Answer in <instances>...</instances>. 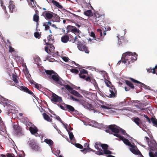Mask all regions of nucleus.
Wrapping results in <instances>:
<instances>
[{
	"instance_id": "1",
	"label": "nucleus",
	"mask_w": 157,
	"mask_h": 157,
	"mask_svg": "<svg viewBox=\"0 0 157 157\" xmlns=\"http://www.w3.org/2000/svg\"><path fill=\"white\" fill-rule=\"evenodd\" d=\"M47 77L52 83H55L60 86H63L64 87L66 83L59 77L58 74L52 70H45Z\"/></svg>"
},
{
	"instance_id": "2",
	"label": "nucleus",
	"mask_w": 157,
	"mask_h": 157,
	"mask_svg": "<svg viewBox=\"0 0 157 157\" xmlns=\"http://www.w3.org/2000/svg\"><path fill=\"white\" fill-rule=\"evenodd\" d=\"M137 57V55L136 53L127 52L122 55L121 62L130 67L131 65H130L136 60Z\"/></svg>"
},
{
	"instance_id": "3",
	"label": "nucleus",
	"mask_w": 157,
	"mask_h": 157,
	"mask_svg": "<svg viewBox=\"0 0 157 157\" xmlns=\"http://www.w3.org/2000/svg\"><path fill=\"white\" fill-rule=\"evenodd\" d=\"M105 131L110 134H112L111 132H114V133L113 135L114 136L115 134H119L118 133L119 132L120 130L117 125L115 124H112L109 126L108 128L105 130Z\"/></svg>"
},
{
	"instance_id": "4",
	"label": "nucleus",
	"mask_w": 157,
	"mask_h": 157,
	"mask_svg": "<svg viewBox=\"0 0 157 157\" xmlns=\"http://www.w3.org/2000/svg\"><path fill=\"white\" fill-rule=\"evenodd\" d=\"M77 48L78 49L82 52H84L86 53L89 54L90 51L88 49V48L86 45L82 43L81 41H78L77 44Z\"/></svg>"
},
{
	"instance_id": "5",
	"label": "nucleus",
	"mask_w": 157,
	"mask_h": 157,
	"mask_svg": "<svg viewBox=\"0 0 157 157\" xmlns=\"http://www.w3.org/2000/svg\"><path fill=\"white\" fill-rule=\"evenodd\" d=\"M66 89L68 90L71 94L76 96L78 97H82V96L78 92L75 90H73L72 88L69 85H65L64 87H62V90Z\"/></svg>"
},
{
	"instance_id": "6",
	"label": "nucleus",
	"mask_w": 157,
	"mask_h": 157,
	"mask_svg": "<svg viewBox=\"0 0 157 157\" xmlns=\"http://www.w3.org/2000/svg\"><path fill=\"white\" fill-rule=\"evenodd\" d=\"M42 15L45 17L46 19H50L52 18L54 16L58 19L59 18V17L56 14L53 13V12L49 11H45L43 13Z\"/></svg>"
},
{
	"instance_id": "7",
	"label": "nucleus",
	"mask_w": 157,
	"mask_h": 157,
	"mask_svg": "<svg viewBox=\"0 0 157 157\" xmlns=\"http://www.w3.org/2000/svg\"><path fill=\"white\" fill-rule=\"evenodd\" d=\"M104 17L101 15H100L98 13L95 14L94 17L95 24L98 25H101V22H103Z\"/></svg>"
},
{
	"instance_id": "8",
	"label": "nucleus",
	"mask_w": 157,
	"mask_h": 157,
	"mask_svg": "<svg viewBox=\"0 0 157 157\" xmlns=\"http://www.w3.org/2000/svg\"><path fill=\"white\" fill-rule=\"evenodd\" d=\"M98 146L101 147L103 150V151L108 149L109 147L108 145L107 144H101L100 142H97L95 144L94 147L95 148L97 149V151H99V149H101V148H99Z\"/></svg>"
},
{
	"instance_id": "9",
	"label": "nucleus",
	"mask_w": 157,
	"mask_h": 157,
	"mask_svg": "<svg viewBox=\"0 0 157 157\" xmlns=\"http://www.w3.org/2000/svg\"><path fill=\"white\" fill-rule=\"evenodd\" d=\"M95 153L98 155H103L104 154L110 155L112 154V152L108 149L104 151H103L102 149H100L99 150V151H96Z\"/></svg>"
},
{
	"instance_id": "10",
	"label": "nucleus",
	"mask_w": 157,
	"mask_h": 157,
	"mask_svg": "<svg viewBox=\"0 0 157 157\" xmlns=\"http://www.w3.org/2000/svg\"><path fill=\"white\" fill-rule=\"evenodd\" d=\"M51 100L53 102H58L59 103H60L63 101L61 97L58 96L54 93L52 94Z\"/></svg>"
},
{
	"instance_id": "11",
	"label": "nucleus",
	"mask_w": 157,
	"mask_h": 157,
	"mask_svg": "<svg viewBox=\"0 0 157 157\" xmlns=\"http://www.w3.org/2000/svg\"><path fill=\"white\" fill-rule=\"evenodd\" d=\"M67 32L68 33L70 32H71L74 33H79L80 31L79 29H77L74 26L69 25L67 27Z\"/></svg>"
},
{
	"instance_id": "12",
	"label": "nucleus",
	"mask_w": 157,
	"mask_h": 157,
	"mask_svg": "<svg viewBox=\"0 0 157 157\" xmlns=\"http://www.w3.org/2000/svg\"><path fill=\"white\" fill-rule=\"evenodd\" d=\"M128 79L131 80V81L135 83L139 84H140V86L143 87L145 89H149L150 87L149 86H147L144 84L132 78H129Z\"/></svg>"
},
{
	"instance_id": "13",
	"label": "nucleus",
	"mask_w": 157,
	"mask_h": 157,
	"mask_svg": "<svg viewBox=\"0 0 157 157\" xmlns=\"http://www.w3.org/2000/svg\"><path fill=\"white\" fill-rule=\"evenodd\" d=\"M148 145L151 150L155 151L157 149V144L155 140L151 141L150 144H148Z\"/></svg>"
},
{
	"instance_id": "14",
	"label": "nucleus",
	"mask_w": 157,
	"mask_h": 157,
	"mask_svg": "<svg viewBox=\"0 0 157 157\" xmlns=\"http://www.w3.org/2000/svg\"><path fill=\"white\" fill-rule=\"evenodd\" d=\"M114 136L119 138L121 140L123 141L124 143L127 145H128L130 142L129 140L126 138H124V137L123 136H121L119 134H115Z\"/></svg>"
},
{
	"instance_id": "15",
	"label": "nucleus",
	"mask_w": 157,
	"mask_h": 157,
	"mask_svg": "<svg viewBox=\"0 0 157 157\" xmlns=\"http://www.w3.org/2000/svg\"><path fill=\"white\" fill-rule=\"evenodd\" d=\"M47 39L48 41L47 43H46V44L47 45H52L55 42L54 37L51 34L47 37Z\"/></svg>"
},
{
	"instance_id": "16",
	"label": "nucleus",
	"mask_w": 157,
	"mask_h": 157,
	"mask_svg": "<svg viewBox=\"0 0 157 157\" xmlns=\"http://www.w3.org/2000/svg\"><path fill=\"white\" fill-rule=\"evenodd\" d=\"M109 91L110 94H109V95H106V96L110 98H114L115 97L116 90L113 86H112V88L111 87L110 89H109Z\"/></svg>"
},
{
	"instance_id": "17",
	"label": "nucleus",
	"mask_w": 157,
	"mask_h": 157,
	"mask_svg": "<svg viewBox=\"0 0 157 157\" xmlns=\"http://www.w3.org/2000/svg\"><path fill=\"white\" fill-rule=\"evenodd\" d=\"M29 146L32 149L36 151H38L40 148V147L35 142H32L30 143Z\"/></svg>"
},
{
	"instance_id": "18",
	"label": "nucleus",
	"mask_w": 157,
	"mask_h": 157,
	"mask_svg": "<svg viewBox=\"0 0 157 157\" xmlns=\"http://www.w3.org/2000/svg\"><path fill=\"white\" fill-rule=\"evenodd\" d=\"M0 104L4 107L6 105L8 106L9 105H10L8 103V100L2 97L0 98Z\"/></svg>"
},
{
	"instance_id": "19",
	"label": "nucleus",
	"mask_w": 157,
	"mask_h": 157,
	"mask_svg": "<svg viewBox=\"0 0 157 157\" xmlns=\"http://www.w3.org/2000/svg\"><path fill=\"white\" fill-rule=\"evenodd\" d=\"M13 129L17 135H19L21 134V129L20 126L14 125L13 126Z\"/></svg>"
},
{
	"instance_id": "20",
	"label": "nucleus",
	"mask_w": 157,
	"mask_h": 157,
	"mask_svg": "<svg viewBox=\"0 0 157 157\" xmlns=\"http://www.w3.org/2000/svg\"><path fill=\"white\" fill-rule=\"evenodd\" d=\"M29 130L32 135H34L38 131V129L37 127L34 126L33 127H30Z\"/></svg>"
},
{
	"instance_id": "21",
	"label": "nucleus",
	"mask_w": 157,
	"mask_h": 157,
	"mask_svg": "<svg viewBox=\"0 0 157 157\" xmlns=\"http://www.w3.org/2000/svg\"><path fill=\"white\" fill-rule=\"evenodd\" d=\"M13 1H10V5L9 6V8L10 10V12L11 13H13L15 11V6L13 4Z\"/></svg>"
},
{
	"instance_id": "22",
	"label": "nucleus",
	"mask_w": 157,
	"mask_h": 157,
	"mask_svg": "<svg viewBox=\"0 0 157 157\" xmlns=\"http://www.w3.org/2000/svg\"><path fill=\"white\" fill-rule=\"evenodd\" d=\"M39 11L37 10L35 11V13L33 16V21L35 22L39 21Z\"/></svg>"
},
{
	"instance_id": "23",
	"label": "nucleus",
	"mask_w": 157,
	"mask_h": 157,
	"mask_svg": "<svg viewBox=\"0 0 157 157\" xmlns=\"http://www.w3.org/2000/svg\"><path fill=\"white\" fill-rule=\"evenodd\" d=\"M43 118L44 119L47 121L52 122V119L50 117L45 113L42 114Z\"/></svg>"
},
{
	"instance_id": "24",
	"label": "nucleus",
	"mask_w": 157,
	"mask_h": 157,
	"mask_svg": "<svg viewBox=\"0 0 157 157\" xmlns=\"http://www.w3.org/2000/svg\"><path fill=\"white\" fill-rule=\"evenodd\" d=\"M69 40V36L67 35H65L62 36L61 38V41L64 43H67Z\"/></svg>"
},
{
	"instance_id": "25",
	"label": "nucleus",
	"mask_w": 157,
	"mask_h": 157,
	"mask_svg": "<svg viewBox=\"0 0 157 157\" xmlns=\"http://www.w3.org/2000/svg\"><path fill=\"white\" fill-rule=\"evenodd\" d=\"M17 75L13 74L12 75L13 80L17 86H19V82L17 79Z\"/></svg>"
},
{
	"instance_id": "26",
	"label": "nucleus",
	"mask_w": 157,
	"mask_h": 157,
	"mask_svg": "<svg viewBox=\"0 0 157 157\" xmlns=\"http://www.w3.org/2000/svg\"><path fill=\"white\" fill-rule=\"evenodd\" d=\"M82 105L83 106H85L86 105V107H87L88 108H89L91 110L94 109V107L92 104L88 103L86 102L85 101L82 102Z\"/></svg>"
},
{
	"instance_id": "27",
	"label": "nucleus",
	"mask_w": 157,
	"mask_h": 157,
	"mask_svg": "<svg viewBox=\"0 0 157 157\" xmlns=\"http://www.w3.org/2000/svg\"><path fill=\"white\" fill-rule=\"evenodd\" d=\"M52 2L54 4V5L59 8L62 9L63 8V6L60 5L59 3L58 2L54 0H52Z\"/></svg>"
},
{
	"instance_id": "28",
	"label": "nucleus",
	"mask_w": 157,
	"mask_h": 157,
	"mask_svg": "<svg viewBox=\"0 0 157 157\" xmlns=\"http://www.w3.org/2000/svg\"><path fill=\"white\" fill-rule=\"evenodd\" d=\"M65 106H66V109L67 110L68 112H74L75 111L74 108L71 105L65 104Z\"/></svg>"
},
{
	"instance_id": "29",
	"label": "nucleus",
	"mask_w": 157,
	"mask_h": 157,
	"mask_svg": "<svg viewBox=\"0 0 157 157\" xmlns=\"http://www.w3.org/2000/svg\"><path fill=\"white\" fill-rule=\"evenodd\" d=\"M125 82L126 84L131 89H134V86L130 81L128 80H125Z\"/></svg>"
},
{
	"instance_id": "30",
	"label": "nucleus",
	"mask_w": 157,
	"mask_h": 157,
	"mask_svg": "<svg viewBox=\"0 0 157 157\" xmlns=\"http://www.w3.org/2000/svg\"><path fill=\"white\" fill-rule=\"evenodd\" d=\"M44 141L50 146H52L53 144V142L51 139H45Z\"/></svg>"
},
{
	"instance_id": "31",
	"label": "nucleus",
	"mask_w": 157,
	"mask_h": 157,
	"mask_svg": "<svg viewBox=\"0 0 157 157\" xmlns=\"http://www.w3.org/2000/svg\"><path fill=\"white\" fill-rule=\"evenodd\" d=\"M82 152H83L85 154H86L87 152H89L90 151H92L94 152H96V151L91 149L90 148H85L83 150H81Z\"/></svg>"
},
{
	"instance_id": "32",
	"label": "nucleus",
	"mask_w": 157,
	"mask_h": 157,
	"mask_svg": "<svg viewBox=\"0 0 157 157\" xmlns=\"http://www.w3.org/2000/svg\"><path fill=\"white\" fill-rule=\"evenodd\" d=\"M97 32L98 33V35H100V36L101 37H104L105 35L106 34V33L105 31H103V35L102 34V33L101 30V29H97Z\"/></svg>"
},
{
	"instance_id": "33",
	"label": "nucleus",
	"mask_w": 157,
	"mask_h": 157,
	"mask_svg": "<svg viewBox=\"0 0 157 157\" xmlns=\"http://www.w3.org/2000/svg\"><path fill=\"white\" fill-rule=\"evenodd\" d=\"M54 115L56 117L55 118L56 119L60 121L61 123L63 124V125L65 126V127H67V124H65L63 123V121L60 118L59 116L57 115L56 114H54Z\"/></svg>"
},
{
	"instance_id": "34",
	"label": "nucleus",
	"mask_w": 157,
	"mask_h": 157,
	"mask_svg": "<svg viewBox=\"0 0 157 157\" xmlns=\"http://www.w3.org/2000/svg\"><path fill=\"white\" fill-rule=\"evenodd\" d=\"M90 82L94 85L96 89L97 90V89H99L98 84L95 79H92Z\"/></svg>"
},
{
	"instance_id": "35",
	"label": "nucleus",
	"mask_w": 157,
	"mask_h": 157,
	"mask_svg": "<svg viewBox=\"0 0 157 157\" xmlns=\"http://www.w3.org/2000/svg\"><path fill=\"white\" fill-rule=\"evenodd\" d=\"M84 14L87 16H92V13L90 10H86L84 12Z\"/></svg>"
},
{
	"instance_id": "36",
	"label": "nucleus",
	"mask_w": 157,
	"mask_h": 157,
	"mask_svg": "<svg viewBox=\"0 0 157 157\" xmlns=\"http://www.w3.org/2000/svg\"><path fill=\"white\" fill-rule=\"evenodd\" d=\"M133 121L138 126L141 123L140 122V119L138 117L134 118L133 119Z\"/></svg>"
},
{
	"instance_id": "37",
	"label": "nucleus",
	"mask_w": 157,
	"mask_h": 157,
	"mask_svg": "<svg viewBox=\"0 0 157 157\" xmlns=\"http://www.w3.org/2000/svg\"><path fill=\"white\" fill-rule=\"evenodd\" d=\"M154 126L157 127V119L152 117L151 119Z\"/></svg>"
},
{
	"instance_id": "38",
	"label": "nucleus",
	"mask_w": 157,
	"mask_h": 157,
	"mask_svg": "<svg viewBox=\"0 0 157 157\" xmlns=\"http://www.w3.org/2000/svg\"><path fill=\"white\" fill-rule=\"evenodd\" d=\"M35 85V87L39 90H40L42 86L41 85L38 84L35 82H34L33 83Z\"/></svg>"
},
{
	"instance_id": "39",
	"label": "nucleus",
	"mask_w": 157,
	"mask_h": 157,
	"mask_svg": "<svg viewBox=\"0 0 157 157\" xmlns=\"http://www.w3.org/2000/svg\"><path fill=\"white\" fill-rule=\"evenodd\" d=\"M135 148H130V151L131 152H132L133 153L138 155L139 154V153H140V152L139 151H136L135 149Z\"/></svg>"
},
{
	"instance_id": "40",
	"label": "nucleus",
	"mask_w": 157,
	"mask_h": 157,
	"mask_svg": "<svg viewBox=\"0 0 157 157\" xmlns=\"http://www.w3.org/2000/svg\"><path fill=\"white\" fill-rule=\"evenodd\" d=\"M17 87L19 88L20 90L24 91L25 92H26V90L28 89V88L25 86H20L19 85V86H17Z\"/></svg>"
},
{
	"instance_id": "41",
	"label": "nucleus",
	"mask_w": 157,
	"mask_h": 157,
	"mask_svg": "<svg viewBox=\"0 0 157 157\" xmlns=\"http://www.w3.org/2000/svg\"><path fill=\"white\" fill-rule=\"evenodd\" d=\"M67 131L69 135L70 139L71 140H72L74 138V136L73 135V133L72 132H70L68 130H67Z\"/></svg>"
},
{
	"instance_id": "42",
	"label": "nucleus",
	"mask_w": 157,
	"mask_h": 157,
	"mask_svg": "<svg viewBox=\"0 0 157 157\" xmlns=\"http://www.w3.org/2000/svg\"><path fill=\"white\" fill-rule=\"evenodd\" d=\"M26 93H27L30 95H31L34 98H35L36 96L34 94V93L30 90L28 88L27 90H26Z\"/></svg>"
},
{
	"instance_id": "43",
	"label": "nucleus",
	"mask_w": 157,
	"mask_h": 157,
	"mask_svg": "<svg viewBox=\"0 0 157 157\" xmlns=\"http://www.w3.org/2000/svg\"><path fill=\"white\" fill-rule=\"evenodd\" d=\"M140 128H142L143 130L145 129H147V128L146 125L144 124H143L141 123L139 126Z\"/></svg>"
},
{
	"instance_id": "44",
	"label": "nucleus",
	"mask_w": 157,
	"mask_h": 157,
	"mask_svg": "<svg viewBox=\"0 0 157 157\" xmlns=\"http://www.w3.org/2000/svg\"><path fill=\"white\" fill-rule=\"evenodd\" d=\"M40 34L39 32H36L34 33V36L36 38L39 39L40 37Z\"/></svg>"
},
{
	"instance_id": "45",
	"label": "nucleus",
	"mask_w": 157,
	"mask_h": 157,
	"mask_svg": "<svg viewBox=\"0 0 157 157\" xmlns=\"http://www.w3.org/2000/svg\"><path fill=\"white\" fill-rule=\"evenodd\" d=\"M105 82L106 85L108 87H110V85L111 84V83L110 81H109L107 80H105Z\"/></svg>"
},
{
	"instance_id": "46",
	"label": "nucleus",
	"mask_w": 157,
	"mask_h": 157,
	"mask_svg": "<svg viewBox=\"0 0 157 157\" xmlns=\"http://www.w3.org/2000/svg\"><path fill=\"white\" fill-rule=\"evenodd\" d=\"M88 72L87 70L84 69H81L80 71V72L79 74H87Z\"/></svg>"
},
{
	"instance_id": "47",
	"label": "nucleus",
	"mask_w": 157,
	"mask_h": 157,
	"mask_svg": "<svg viewBox=\"0 0 157 157\" xmlns=\"http://www.w3.org/2000/svg\"><path fill=\"white\" fill-rule=\"evenodd\" d=\"M70 71L71 72L74 73L75 74H77L78 73L79 71H78L76 69H71L70 70Z\"/></svg>"
},
{
	"instance_id": "48",
	"label": "nucleus",
	"mask_w": 157,
	"mask_h": 157,
	"mask_svg": "<svg viewBox=\"0 0 157 157\" xmlns=\"http://www.w3.org/2000/svg\"><path fill=\"white\" fill-rule=\"evenodd\" d=\"M43 25L45 27V29L46 30L49 29L50 28L49 26L46 24L45 22L44 23Z\"/></svg>"
},
{
	"instance_id": "49",
	"label": "nucleus",
	"mask_w": 157,
	"mask_h": 157,
	"mask_svg": "<svg viewBox=\"0 0 157 157\" xmlns=\"http://www.w3.org/2000/svg\"><path fill=\"white\" fill-rule=\"evenodd\" d=\"M6 157H14V155L11 153H7L6 154Z\"/></svg>"
},
{
	"instance_id": "50",
	"label": "nucleus",
	"mask_w": 157,
	"mask_h": 157,
	"mask_svg": "<svg viewBox=\"0 0 157 157\" xmlns=\"http://www.w3.org/2000/svg\"><path fill=\"white\" fill-rule=\"evenodd\" d=\"M75 146L79 148L82 149L83 148V146L79 144H76Z\"/></svg>"
},
{
	"instance_id": "51",
	"label": "nucleus",
	"mask_w": 157,
	"mask_h": 157,
	"mask_svg": "<svg viewBox=\"0 0 157 157\" xmlns=\"http://www.w3.org/2000/svg\"><path fill=\"white\" fill-rule=\"evenodd\" d=\"M9 52H14L15 49H14V48H13L11 46H9Z\"/></svg>"
},
{
	"instance_id": "52",
	"label": "nucleus",
	"mask_w": 157,
	"mask_h": 157,
	"mask_svg": "<svg viewBox=\"0 0 157 157\" xmlns=\"http://www.w3.org/2000/svg\"><path fill=\"white\" fill-rule=\"evenodd\" d=\"M132 103L133 104H140V101L138 100H132L131 101Z\"/></svg>"
},
{
	"instance_id": "53",
	"label": "nucleus",
	"mask_w": 157,
	"mask_h": 157,
	"mask_svg": "<svg viewBox=\"0 0 157 157\" xmlns=\"http://www.w3.org/2000/svg\"><path fill=\"white\" fill-rule=\"evenodd\" d=\"M149 155L150 157H155L156 156H155V154L151 151H150L149 152Z\"/></svg>"
},
{
	"instance_id": "54",
	"label": "nucleus",
	"mask_w": 157,
	"mask_h": 157,
	"mask_svg": "<svg viewBox=\"0 0 157 157\" xmlns=\"http://www.w3.org/2000/svg\"><path fill=\"white\" fill-rule=\"evenodd\" d=\"M70 97L71 98V99L73 101H77V102H78L79 101V99L75 98L72 96H71Z\"/></svg>"
},
{
	"instance_id": "55",
	"label": "nucleus",
	"mask_w": 157,
	"mask_h": 157,
	"mask_svg": "<svg viewBox=\"0 0 157 157\" xmlns=\"http://www.w3.org/2000/svg\"><path fill=\"white\" fill-rule=\"evenodd\" d=\"M128 146L132 147V148H134L136 147H136L134 143H133L132 144L131 143H130Z\"/></svg>"
},
{
	"instance_id": "56",
	"label": "nucleus",
	"mask_w": 157,
	"mask_h": 157,
	"mask_svg": "<svg viewBox=\"0 0 157 157\" xmlns=\"http://www.w3.org/2000/svg\"><path fill=\"white\" fill-rule=\"evenodd\" d=\"M134 105L137 108H138V109H140L141 110H144L145 109L144 108L139 107V105H138L136 104V105Z\"/></svg>"
},
{
	"instance_id": "57",
	"label": "nucleus",
	"mask_w": 157,
	"mask_h": 157,
	"mask_svg": "<svg viewBox=\"0 0 157 157\" xmlns=\"http://www.w3.org/2000/svg\"><path fill=\"white\" fill-rule=\"evenodd\" d=\"M79 75L80 78L83 79H85L86 77V76L83 74H79Z\"/></svg>"
},
{
	"instance_id": "58",
	"label": "nucleus",
	"mask_w": 157,
	"mask_h": 157,
	"mask_svg": "<svg viewBox=\"0 0 157 157\" xmlns=\"http://www.w3.org/2000/svg\"><path fill=\"white\" fill-rule=\"evenodd\" d=\"M48 47H45V51L48 53L50 54V52H51L50 50L49 49H48Z\"/></svg>"
},
{
	"instance_id": "59",
	"label": "nucleus",
	"mask_w": 157,
	"mask_h": 157,
	"mask_svg": "<svg viewBox=\"0 0 157 157\" xmlns=\"http://www.w3.org/2000/svg\"><path fill=\"white\" fill-rule=\"evenodd\" d=\"M155 69H157V65H156L154 68L152 69V73L153 74L156 73L155 71H156Z\"/></svg>"
},
{
	"instance_id": "60",
	"label": "nucleus",
	"mask_w": 157,
	"mask_h": 157,
	"mask_svg": "<svg viewBox=\"0 0 157 157\" xmlns=\"http://www.w3.org/2000/svg\"><path fill=\"white\" fill-rule=\"evenodd\" d=\"M121 132L122 133V134L124 135H125V134H127V133H126L125 131L122 129H121L120 130Z\"/></svg>"
},
{
	"instance_id": "61",
	"label": "nucleus",
	"mask_w": 157,
	"mask_h": 157,
	"mask_svg": "<svg viewBox=\"0 0 157 157\" xmlns=\"http://www.w3.org/2000/svg\"><path fill=\"white\" fill-rule=\"evenodd\" d=\"M84 79L87 81L91 82L92 79H91L90 77L88 76L87 77L85 78Z\"/></svg>"
},
{
	"instance_id": "62",
	"label": "nucleus",
	"mask_w": 157,
	"mask_h": 157,
	"mask_svg": "<svg viewBox=\"0 0 157 157\" xmlns=\"http://www.w3.org/2000/svg\"><path fill=\"white\" fill-rule=\"evenodd\" d=\"M90 36L92 37H93L94 38H96V37L95 36V34L94 32H91L90 34Z\"/></svg>"
},
{
	"instance_id": "63",
	"label": "nucleus",
	"mask_w": 157,
	"mask_h": 157,
	"mask_svg": "<svg viewBox=\"0 0 157 157\" xmlns=\"http://www.w3.org/2000/svg\"><path fill=\"white\" fill-rule=\"evenodd\" d=\"M84 147H85L87 148H90L89 147V144L87 143H85L84 145Z\"/></svg>"
},
{
	"instance_id": "64",
	"label": "nucleus",
	"mask_w": 157,
	"mask_h": 157,
	"mask_svg": "<svg viewBox=\"0 0 157 157\" xmlns=\"http://www.w3.org/2000/svg\"><path fill=\"white\" fill-rule=\"evenodd\" d=\"M62 59L63 61L65 62H67L68 60V58L66 56H64L62 58Z\"/></svg>"
}]
</instances>
